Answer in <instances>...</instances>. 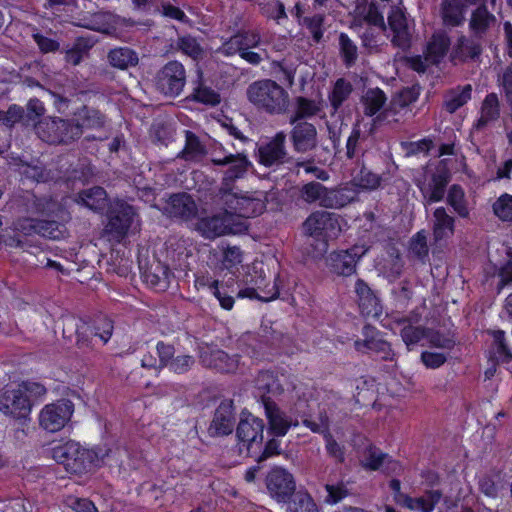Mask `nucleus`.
Returning a JSON list of instances; mask_svg holds the SVG:
<instances>
[{"label":"nucleus","instance_id":"obj_1","mask_svg":"<svg viewBox=\"0 0 512 512\" xmlns=\"http://www.w3.org/2000/svg\"><path fill=\"white\" fill-rule=\"evenodd\" d=\"M112 452L107 445L88 449L70 440L53 447L52 456L68 473L83 475L107 465Z\"/></svg>","mask_w":512,"mask_h":512},{"label":"nucleus","instance_id":"obj_2","mask_svg":"<svg viewBox=\"0 0 512 512\" xmlns=\"http://www.w3.org/2000/svg\"><path fill=\"white\" fill-rule=\"evenodd\" d=\"M46 392L43 384L24 380L16 388L5 389L0 394V412L15 420H27L34 401L43 397Z\"/></svg>","mask_w":512,"mask_h":512},{"label":"nucleus","instance_id":"obj_3","mask_svg":"<svg viewBox=\"0 0 512 512\" xmlns=\"http://www.w3.org/2000/svg\"><path fill=\"white\" fill-rule=\"evenodd\" d=\"M247 98L259 111L269 115H284L289 110V94L276 81L262 79L247 88Z\"/></svg>","mask_w":512,"mask_h":512},{"label":"nucleus","instance_id":"obj_4","mask_svg":"<svg viewBox=\"0 0 512 512\" xmlns=\"http://www.w3.org/2000/svg\"><path fill=\"white\" fill-rule=\"evenodd\" d=\"M36 131L49 144H70L81 138L83 131L75 120L50 117L39 122Z\"/></svg>","mask_w":512,"mask_h":512},{"label":"nucleus","instance_id":"obj_5","mask_svg":"<svg viewBox=\"0 0 512 512\" xmlns=\"http://www.w3.org/2000/svg\"><path fill=\"white\" fill-rule=\"evenodd\" d=\"M37 236V219L18 217L0 234V242L6 248L28 251L30 248L39 247Z\"/></svg>","mask_w":512,"mask_h":512},{"label":"nucleus","instance_id":"obj_6","mask_svg":"<svg viewBox=\"0 0 512 512\" xmlns=\"http://www.w3.org/2000/svg\"><path fill=\"white\" fill-rule=\"evenodd\" d=\"M136 215L135 208L126 201L117 199L111 202L106 211L105 232L108 237L121 243L127 237Z\"/></svg>","mask_w":512,"mask_h":512},{"label":"nucleus","instance_id":"obj_7","mask_svg":"<svg viewBox=\"0 0 512 512\" xmlns=\"http://www.w3.org/2000/svg\"><path fill=\"white\" fill-rule=\"evenodd\" d=\"M256 290L258 292L257 300L271 302L280 299L291 305L295 304L294 292L297 281L288 273L279 272L275 275L273 282H266L265 277L261 275L255 280Z\"/></svg>","mask_w":512,"mask_h":512},{"label":"nucleus","instance_id":"obj_8","mask_svg":"<svg viewBox=\"0 0 512 512\" xmlns=\"http://www.w3.org/2000/svg\"><path fill=\"white\" fill-rule=\"evenodd\" d=\"M264 428L265 425L262 419L255 417L250 412L243 411L236 427V437L240 451L246 449L249 457L257 455L262 447Z\"/></svg>","mask_w":512,"mask_h":512},{"label":"nucleus","instance_id":"obj_9","mask_svg":"<svg viewBox=\"0 0 512 512\" xmlns=\"http://www.w3.org/2000/svg\"><path fill=\"white\" fill-rule=\"evenodd\" d=\"M197 231L207 239L229 234H238L247 229L245 221H235L234 215L225 211L221 214L202 217L196 224Z\"/></svg>","mask_w":512,"mask_h":512},{"label":"nucleus","instance_id":"obj_10","mask_svg":"<svg viewBox=\"0 0 512 512\" xmlns=\"http://www.w3.org/2000/svg\"><path fill=\"white\" fill-rule=\"evenodd\" d=\"M305 232L325 244L338 237L341 232L339 216L333 212L315 211L303 223Z\"/></svg>","mask_w":512,"mask_h":512},{"label":"nucleus","instance_id":"obj_11","mask_svg":"<svg viewBox=\"0 0 512 512\" xmlns=\"http://www.w3.org/2000/svg\"><path fill=\"white\" fill-rule=\"evenodd\" d=\"M362 339L357 338L354 343V349L362 354L373 353L379 356L383 361H394L396 353L392 344L383 338V333L371 324H365L362 327Z\"/></svg>","mask_w":512,"mask_h":512},{"label":"nucleus","instance_id":"obj_12","mask_svg":"<svg viewBox=\"0 0 512 512\" xmlns=\"http://www.w3.org/2000/svg\"><path fill=\"white\" fill-rule=\"evenodd\" d=\"M255 158L261 166L266 168L292 164L293 157L289 156L286 150V134L279 131L268 142L259 145Z\"/></svg>","mask_w":512,"mask_h":512},{"label":"nucleus","instance_id":"obj_13","mask_svg":"<svg viewBox=\"0 0 512 512\" xmlns=\"http://www.w3.org/2000/svg\"><path fill=\"white\" fill-rule=\"evenodd\" d=\"M210 295L218 301L223 310L230 311L233 309L236 299L254 300L258 296V292L254 287H242L241 283L231 276L226 280H219Z\"/></svg>","mask_w":512,"mask_h":512},{"label":"nucleus","instance_id":"obj_14","mask_svg":"<svg viewBox=\"0 0 512 512\" xmlns=\"http://www.w3.org/2000/svg\"><path fill=\"white\" fill-rule=\"evenodd\" d=\"M450 181V171L445 166H437L424 180L418 179L415 184L425 204L431 205L441 202L444 199Z\"/></svg>","mask_w":512,"mask_h":512},{"label":"nucleus","instance_id":"obj_15","mask_svg":"<svg viewBox=\"0 0 512 512\" xmlns=\"http://www.w3.org/2000/svg\"><path fill=\"white\" fill-rule=\"evenodd\" d=\"M73 413V402L69 399H59L42 408L39 414L40 426L48 432H58L70 421Z\"/></svg>","mask_w":512,"mask_h":512},{"label":"nucleus","instance_id":"obj_16","mask_svg":"<svg viewBox=\"0 0 512 512\" xmlns=\"http://www.w3.org/2000/svg\"><path fill=\"white\" fill-rule=\"evenodd\" d=\"M266 487L277 502L287 503L295 494L296 482L294 476L285 468L275 466L266 475Z\"/></svg>","mask_w":512,"mask_h":512},{"label":"nucleus","instance_id":"obj_17","mask_svg":"<svg viewBox=\"0 0 512 512\" xmlns=\"http://www.w3.org/2000/svg\"><path fill=\"white\" fill-rule=\"evenodd\" d=\"M200 363L205 368L221 374H234L239 368L241 356L229 354L217 347L207 346L200 351Z\"/></svg>","mask_w":512,"mask_h":512},{"label":"nucleus","instance_id":"obj_18","mask_svg":"<svg viewBox=\"0 0 512 512\" xmlns=\"http://www.w3.org/2000/svg\"><path fill=\"white\" fill-rule=\"evenodd\" d=\"M156 83L166 96H179L186 83V71L183 64L176 60L167 62L158 72Z\"/></svg>","mask_w":512,"mask_h":512},{"label":"nucleus","instance_id":"obj_19","mask_svg":"<svg viewBox=\"0 0 512 512\" xmlns=\"http://www.w3.org/2000/svg\"><path fill=\"white\" fill-rule=\"evenodd\" d=\"M387 21L392 32V46L402 51H408L412 45V35L409 30L405 9L399 6H392L388 13Z\"/></svg>","mask_w":512,"mask_h":512},{"label":"nucleus","instance_id":"obj_20","mask_svg":"<svg viewBox=\"0 0 512 512\" xmlns=\"http://www.w3.org/2000/svg\"><path fill=\"white\" fill-rule=\"evenodd\" d=\"M211 161L215 166H228L222 179L223 188L227 190H232L235 181L244 178L252 165L244 153H230L223 158H212Z\"/></svg>","mask_w":512,"mask_h":512},{"label":"nucleus","instance_id":"obj_21","mask_svg":"<svg viewBox=\"0 0 512 512\" xmlns=\"http://www.w3.org/2000/svg\"><path fill=\"white\" fill-rule=\"evenodd\" d=\"M225 205L228 212L234 215L235 221L257 217L265 210L262 200L230 192L225 195Z\"/></svg>","mask_w":512,"mask_h":512},{"label":"nucleus","instance_id":"obj_22","mask_svg":"<svg viewBox=\"0 0 512 512\" xmlns=\"http://www.w3.org/2000/svg\"><path fill=\"white\" fill-rule=\"evenodd\" d=\"M236 424V407L232 399L222 400L214 411L213 419L208 427L212 437L230 435Z\"/></svg>","mask_w":512,"mask_h":512},{"label":"nucleus","instance_id":"obj_23","mask_svg":"<svg viewBox=\"0 0 512 512\" xmlns=\"http://www.w3.org/2000/svg\"><path fill=\"white\" fill-rule=\"evenodd\" d=\"M384 327L393 330L394 327H401L400 336L407 349L411 351L421 340L426 339L428 327L414 326L412 318L406 315H392L389 324H382Z\"/></svg>","mask_w":512,"mask_h":512},{"label":"nucleus","instance_id":"obj_24","mask_svg":"<svg viewBox=\"0 0 512 512\" xmlns=\"http://www.w3.org/2000/svg\"><path fill=\"white\" fill-rule=\"evenodd\" d=\"M355 293L361 315L364 318L378 319L382 314L380 299L363 279H357Z\"/></svg>","mask_w":512,"mask_h":512},{"label":"nucleus","instance_id":"obj_25","mask_svg":"<svg viewBox=\"0 0 512 512\" xmlns=\"http://www.w3.org/2000/svg\"><path fill=\"white\" fill-rule=\"evenodd\" d=\"M263 404L268 421V434L273 437H284L292 427V418L282 411L270 398H264Z\"/></svg>","mask_w":512,"mask_h":512},{"label":"nucleus","instance_id":"obj_26","mask_svg":"<svg viewBox=\"0 0 512 512\" xmlns=\"http://www.w3.org/2000/svg\"><path fill=\"white\" fill-rule=\"evenodd\" d=\"M354 249L339 250L331 252L326 258V265L329 271L338 276L348 277L356 273V264L360 258Z\"/></svg>","mask_w":512,"mask_h":512},{"label":"nucleus","instance_id":"obj_27","mask_svg":"<svg viewBox=\"0 0 512 512\" xmlns=\"http://www.w3.org/2000/svg\"><path fill=\"white\" fill-rule=\"evenodd\" d=\"M290 140L293 149L298 153H305L313 150L317 144V129L309 122L292 124Z\"/></svg>","mask_w":512,"mask_h":512},{"label":"nucleus","instance_id":"obj_28","mask_svg":"<svg viewBox=\"0 0 512 512\" xmlns=\"http://www.w3.org/2000/svg\"><path fill=\"white\" fill-rule=\"evenodd\" d=\"M456 220L448 214L446 208H435L432 214V236L435 244H441L455 233Z\"/></svg>","mask_w":512,"mask_h":512},{"label":"nucleus","instance_id":"obj_29","mask_svg":"<svg viewBox=\"0 0 512 512\" xmlns=\"http://www.w3.org/2000/svg\"><path fill=\"white\" fill-rule=\"evenodd\" d=\"M168 211L172 217L188 221L196 217L198 207L190 194L182 192L171 195Z\"/></svg>","mask_w":512,"mask_h":512},{"label":"nucleus","instance_id":"obj_30","mask_svg":"<svg viewBox=\"0 0 512 512\" xmlns=\"http://www.w3.org/2000/svg\"><path fill=\"white\" fill-rule=\"evenodd\" d=\"M479 0H443L441 16L444 24L452 27L460 26L469 6L475 5Z\"/></svg>","mask_w":512,"mask_h":512},{"label":"nucleus","instance_id":"obj_31","mask_svg":"<svg viewBox=\"0 0 512 512\" xmlns=\"http://www.w3.org/2000/svg\"><path fill=\"white\" fill-rule=\"evenodd\" d=\"M450 45V38L446 34H433L424 50L425 60L432 65L440 64L447 55Z\"/></svg>","mask_w":512,"mask_h":512},{"label":"nucleus","instance_id":"obj_32","mask_svg":"<svg viewBox=\"0 0 512 512\" xmlns=\"http://www.w3.org/2000/svg\"><path fill=\"white\" fill-rule=\"evenodd\" d=\"M189 98L196 103L211 107H215L221 102L220 94L204 84V75L200 69L197 70V79L194 81L193 91Z\"/></svg>","mask_w":512,"mask_h":512},{"label":"nucleus","instance_id":"obj_33","mask_svg":"<svg viewBox=\"0 0 512 512\" xmlns=\"http://www.w3.org/2000/svg\"><path fill=\"white\" fill-rule=\"evenodd\" d=\"M495 22L496 17L483 4L473 10L469 21V29L474 37L481 39Z\"/></svg>","mask_w":512,"mask_h":512},{"label":"nucleus","instance_id":"obj_34","mask_svg":"<svg viewBox=\"0 0 512 512\" xmlns=\"http://www.w3.org/2000/svg\"><path fill=\"white\" fill-rule=\"evenodd\" d=\"M472 97V86L466 84L449 89L444 94L443 108L449 114H454L458 109L467 104Z\"/></svg>","mask_w":512,"mask_h":512},{"label":"nucleus","instance_id":"obj_35","mask_svg":"<svg viewBox=\"0 0 512 512\" xmlns=\"http://www.w3.org/2000/svg\"><path fill=\"white\" fill-rule=\"evenodd\" d=\"M320 110V105L315 100L304 96H297L294 99V109L289 117V123L306 122V119L313 118Z\"/></svg>","mask_w":512,"mask_h":512},{"label":"nucleus","instance_id":"obj_36","mask_svg":"<svg viewBox=\"0 0 512 512\" xmlns=\"http://www.w3.org/2000/svg\"><path fill=\"white\" fill-rule=\"evenodd\" d=\"M31 210L36 214L59 217L64 209L62 204L51 195L37 196L32 194Z\"/></svg>","mask_w":512,"mask_h":512},{"label":"nucleus","instance_id":"obj_37","mask_svg":"<svg viewBox=\"0 0 512 512\" xmlns=\"http://www.w3.org/2000/svg\"><path fill=\"white\" fill-rule=\"evenodd\" d=\"M386 102L387 96L381 88H369L361 97L364 115L373 117L384 108Z\"/></svg>","mask_w":512,"mask_h":512},{"label":"nucleus","instance_id":"obj_38","mask_svg":"<svg viewBox=\"0 0 512 512\" xmlns=\"http://www.w3.org/2000/svg\"><path fill=\"white\" fill-rule=\"evenodd\" d=\"M78 198L84 206L95 212H102L107 207V193L100 186L81 191Z\"/></svg>","mask_w":512,"mask_h":512},{"label":"nucleus","instance_id":"obj_39","mask_svg":"<svg viewBox=\"0 0 512 512\" xmlns=\"http://www.w3.org/2000/svg\"><path fill=\"white\" fill-rule=\"evenodd\" d=\"M78 117V120L75 123L83 128L88 129H101L105 126L106 117L99 110L83 105L78 111L75 113Z\"/></svg>","mask_w":512,"mask_h":512},{"label":"nucleus","instance_id":"obj_40","mask_svg":"<svg viewBox=\"0 0 512 512\" xmlns=\"http://www.w3.org/2000/svg\"><path fill=\"white\" fill-rule=\"evenodd\" d=\"M446 192L447 204L459 217L468 218L470 211L463 187L460 184H452Z\"/></svg>","mask_w":512,"mask_h":512},{"label":"nucleus","instance_id":"obj_41","mask_svg":"<svg viewBox=\"0 0 512 512\" xmlns=\"http://www.w3.org/2000/svg\"><path fill=\"white\" fill-rule=\"evenodd\" d=\"M108 60L111 66L125 70L129 67L136 66L139 58L138 54L131 48L119 47L110 50L108 53Z\"/></svg>","mask_w":512,"mask_h":512},{"label":"nucleus","instance_id":"obj_42","mask_svg":"<svg viewBox=\"0 0 512 512\" xmlns=\"http://www.w3.org/2000/svg\"><path fill=\"white\" fill-rule=\"evenodd\" d=\"M255 385L258 390L273 396L280 395L284 391L278 378V374L272 370L259 371L255 380Z\"/></svg>","mask_w":512,"mask_h":512},{"label":"nucleus","instance_id":"obj_43","mask_svg":"<svg viewBox=\"0 0 512 512\" xmlns=\"http://www.w3.org/2000/svg\"><path fill=\"white\" fill-rule=\"evenodd\" d=\"M383 464H387V469L396 471L400 469V463L393 460L387 453L376 448H371L363 462V467L370 471H378Z\"/></svg>","mask_w":512,"mask_h":512},{"label":"nucleus","instance_id":"obj_44","mask_svg":"<svg viewBox=\"0 0 512 512\" xmlns=\"http://www.w3.org/2000/svg\"><path fill=\"white\" fill-rule=\"evenodd\" d=\"M205 153V146L201 143L199 137L192 131H185V145L177 157L185 161H192Z\"/></svg>","mask_w":512,"mask_h":512},{"label":"nucleus","instance_id":"obj_45","mask_svg":"<svg viewBox=\"0 0 512 512\" xmlns=\"http://www.w3.org/2000/svg\"><path fill=\"white\" fill-rule=\"evenodd\" d=\"M482 53L481 45L473 39H468L465 36H460L457 44L452 52L453 58H458L461 61L468 59H476Z\"/></svg>","mask_w":512,"mask_h":512},{"label":"nucleus","instance_id":"obj_46","mask_svg":"<svg viewBox=\"0 0 512 512\" xmlns=\"http://www.w3.org/2000/svg\"><path fill=\"white\" fill-rule=\"evenodd\" d=\"M355 187L363 191L378 189L382 183V176L368 169L364 164L352 180Z\"/></svg>","mask_w":512,"mask_h":512},{"label":"nucleus","instance_id":"obj_47","mask_svg":"<svg viewBox=\"0 0 512 512\" xmlns=\"http://www.w3.org/2000/svg\"><path fill=\"white\" fill-rule=\"evenodd\" d=\"M353 91L352 84L345 78H338L330 92L328 99L334 111H338Z\"/></svg>","mask_w":512,"mask_h":512},{"label":"nucleus","instance_id":"obj_48","mask_svg":"<svg viewBox=\"0 0 512 512\" xmlns=\"http://www.w3.org/2000/svg\"><path fill=\"white\" fill-rule=\"evenodd\" d=\"M339 52L343 64L347 68H351L356 64L358 59V47L345 32L339 34Z\"/></svg>","mask_w":512,"mask_h":512},{"label":"nucleus","instance_id":"obj_49","mask_svg":"<svg viewBox=\"0 0 512 512\" xmlns=\"http://www.w3.org/2000/svg\"><path fill=\"white\" fill-rule=\"evenodd\" d=\"M353 199L346 189H327L322 199V207L340 209L350 204Z\"/></svg>","mask_w":512,"mask_h":512},{"label":"nucleus","instance_id":"obj_50","mask_svg":"<svg viewBox=\"0 0 512 512\" xmlns=\"http://www.w3.org/2000/svg\"><path fill=\"white\" fill-rule=\"evenodd\" d=\"M88 322L94 337L99 338L103 345L107 344L113 335L114 322L107 316L97 317Z\"/></svg>","mask_w":512,"mask_h":512},{"label":"nucleus","instance_id":"obj_51","mask_svg":"<svg viewBox=\"0 0 512 512\" xmlns=\"http://www.w3.org/2000/svg\"><path fill=\"white\" fill-rule=\"evenodd\" d=\"M38 236L59 240L63 237L65 226L56 220L37 219Z\"/></svg>","mask_w":512,"mask_h":512},{"label":"nucleus","instance_id":"obj_52","mask_svg":"<svg viewBox=\"0 0 512 512\" xmlns=\"http://www.w3.org/2000/svg\"><path fill=\"white\" fill-rule=\"evenodd\" d=\"M443 492L440 489H427L422 496L416 497L417 512H433L441 501Z\"/></svg>","mask_w":512,"mask_h":512},{"label":"nucleus","instance_id":"obj_53","mask_svg":"<svg viewBox=\"0 0 512 512\" xmlns=\"http://www.w3.org/2000/svg\"><path fill=\"white\" fill-rule=\"evenodd\" d=\"M494 215L502 222L512 223V195L501 194L492 204Z\"/></svg>","mask_w":512,"mask_h":512},{"label":"nucleus","instance_id":"obj_54","mask_svg":"<svg viewBox=\"0 0 512 512\" xmlns=\"http://www.w3.org/2000/svg\"><path fill=\"white\" fill-rule=\"evenodd\" d=\"M327 495L324 499L326 504L335 505L349 496L350 492L347 483L340 480L336 483H327L324 486Z\"/></svg>","mask_w":512,"mask_h":512},{"label":"nucleus","instance_id":"obj_55","mask_svg":"<svg viewBox=\"0 0 512 512\" xmlns=\"http://www.w3.org/2000/svg\"><path fill=\"white\" fill-rule=\"evenodd\" d=\"M492 336L497 358L504 363L512 361V350L507 344L505 332L500 329L494 330Z\"/></svg>","mask_w":512,"mask_h":512},{"label":"nucleus","instance_id":"obj_56","mask_svg":"<svg viewBox=\"0 0 512 512\" xmlns=\"http://www.w3.org/2000/svg\"><path fill=\"white\" fill-rule=\"evenodd\" d=\"M426 340L433 348L452 350L456 345V341L453 336L431 328H428Z\"/></svg>","mask_w":512,"mask_h":512},{"label":"nucleus","instance_id":"obj_57","mask_svg":"<svg viewBox=\"0 0 512 512\" xmlns=\"http://www.w3.org/2000/svg\"><path fill=\"white\" fill-rule=\"evenodd\" d=\"M410 250L417 259L424 261L429 255L427 236L425 230L416 232L410 240Z\"/></svg>","mask_w":512,"mask_h":512},{"label":"nucleus","instance_id":"obj_58","mask_svg":"<svg viewBox=\"0 0 512 512\" xmlns=\"http://www.w3.org/2000/svg\"><path fill=\"white\" fill-rule=\"evenodd\" d=\"M324 21L325 16L323 14H315L311 17H304L302 20L303 25L309 30L315 43H319L323 38Z\"/></svg>","mask_w":512,"mask_h":512},{"label":"nucleus","instance_id":"obj_59","mask_svg":"<svg viewBox=\"0 0 512 512\" xmlns=\"http://www.w3.org/2000/svg\"><path fill=\"white\" fill-rule=\"evenodd\" d=\"M94 335L89 322L81 319L76 325V345L79 349H92Z\"/></svg>","mask_w":512,"mask_h":512},{"label":"nucleus","instance_id":"obj_60","mask_svg":"<svg viewBox=\"0 0 512 512\" xmlns=\"http://www.w3.org/2000/svg\"><path fill=\"white\" fill-rule=\"evenodd\" d=\"M325 449L329 457L333 458L337 463L342 464L345 461V449L340 445L328 428L324 432Z\"/></svg>","mask_w":512,"mask_h":512},{"label":"nucleus","instance_id":"obj_61","mask_svg":"<svg viewBox=\"0 0 512 512\" xmlns=\"http://www.w3.org/2000/svg\"><path fill=\"white\" fill-rule=\"evenodd\" d=\"M292 512H319L318 507L307 491H299L293 500Z\"/></svg>","mask_w":512,"mask_h":512},{"label":"nucleus","instance_id":"obj_62","mask_svg":"<svg viewBox=\"0 0 512 512\" xmlns=\"http://www.w3.org/2000/svg\"><path fill=\"white\" fill-rule=\"evenodd\" d=\"M263 15L276 22L287 19L285 5L280 0H269L261 7Z\"/></svg>","mask_w":512,"mask_h":512},{"label":"nucleus","instance_id":"obj_63","mask_svg":"<svg viewBox=\"0 0 512 512\" xmlns=\"http://www.w3.org/2000/svg\"><path fill=\"white\" fill-rule=\"evenodd\" d=\"M327 188L319 182H309L301 189L302 197L309 203L319 201L322 206V199Z\"/></svg>","mask_w":512,"mask_h":512},{"label":"nucleus","instance_id":"obj_64","mask_svg":"<svg viewBox=\"0 0 512 512\" xmlns=\"http://www.w3.org/2000/svg\"><path fill=\"white\" fill-rule=\"evenodd\" d=\"M481 113L485 115L486 118L497 120L500 116V104L499 99L496 93H488L481 106Z\"/></svg>","mask_w":512,"mask_h":512}]
</instances>
